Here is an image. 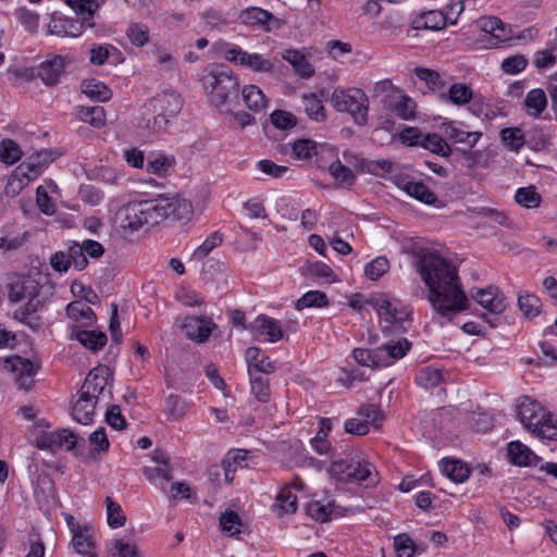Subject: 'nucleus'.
<instances>
[{
  "instance_id": "57",
  "label": "nucleus",
  "mask_w": 557,
  "mask_h": 557,
  "mask_svg": "<svg viewBox=\"0 0 557 557\" xmlns=\"http://www.w3.org/2000/svg\"><path fill=\"white\" fill-rule=\"evenodd\" d=\"M222 243L223 235L219 231L211 233L203 240V243L194 250L193 258L197 260L206 258L214 248L219 247Z\"/></svg>"
},
{
  "instance_id": "8",
  "label": "nucleus",
  "mask_w": 557,
  "mask_h": 557,
  "mask_svg": "<svg viewBox=\"0 0 557 557\" xmlns=\"http://www.w3.org/2000/svg\"><path fill=\"white\" fill-rule=\"evenodd\" d=\"M149 218L152 220V225L161 221L172 218L177 221L189 220L193 215L191 202L175 196H159L156 199L146 200Z\"/></svg>"
},
{
  "instance_id": "4",
  "label": "nucleus",
  "mask_w": 557,
  "mask_h": 557,
  "mask_svg": "<svg viewBox=\"0 0 557 557\" xmlns=\"http://www.w3.org/2000/svg\"><path fill=\"white\" fill-rule=\"evenodd\" d=\"M330 473L339 482L356 483L366 488L379 483V473L373 463L360 459H342L332 462Z\"/></svg>"
},
{
  "instance_id": "62",
  "label": "nucleus",
  "mask_w": 557,
  "mask_h": 557,
  "mask_svg": "<svg viewBox=\"0 0 557 557\" xmlns=\"http://www.w3.org/2000/svg\"><path fill=\"white\" fill-rule=\"evenodd\" d=\"M389 270V261L386 257H377L364 267V274L372 281L379 280Z\"/></svg>"
},
{
  "instance_id": "43",
  "label": "nucleus",
  "mask_w": 557,
  "mask_h": 557,
  "mask_svg": "<svg viewBox=\"0 0 557 557\" xmlns=\"http://www.w3.org/2000/svg\"><path fill=\"white\" fill-rule=\"evenodd\" d=\"M518 306L525 318L532 319L540 314L542 300L533 293L521 292L518 296Z\"/></svg>"
},
{
  "instance_id": "50",
  "label": "nucleus",
  "mask_w": 557,
  "mask_h": 557,
  "mask_svg": "<svg viewBox=\"0 0 557 557\" xmlns=\"http://www.w3.org/2000/svg\"><path fill=\"white\" fill-rule=\"evenodd\" d=\"M331 176L342 185L352 186L356 182V174L339 160L333 161L329 166Z\"/></svg>"
},
{
  "instance_id": "24",
  "label": "nucleus",
  "mask_w": 557,
  "mask_h": 557,
  "mask_svg": "<svg viewBox=\"0 0 557 557\" xmlns=\"http://www.w3.org/2000/svg\"><path fill=\"white\" fill-rule=\"evenodd\" d=\"M475 301L492 313H502L507 305L505 298L496 288L488 287L476 290L472 294Z\"/></svg>"
},
{
  "instance_id": "53",
  "label": "nucleus",
  "mask_w": 557,
  "mask_h": 557,
  "mask_svg": "<svg viewBox=\"0 0 557 557\" xmlns=\"http://www.w3.org/2000/svg\"><path fill=\"white\" fill-rule=\"evenodd\" d=\"M500 139L511 151H519L525 144L524 135L518 127L504 128L500 132Z\"/></svg>"
},
{
  "instance_id": "54",
  "label": "nucleus",
  "mask_w": 557,
  "mask_h": 557,
  "mask_svg": "<svg viewBox=\"0 0 557 557\" xmlns=\"http://www.w3.org/2000/svg\"><path fill=\"white\" fill-rule=\"evenodd\" d=\"M107 521L112 529L121 528L126 522V517L120 504L111 497L106 498Z\"/></svg>"
},
{
  "instance_id": "3",
  "label": "nucleus",
  "mask_w": 557,
  "mask_h": 557,
  "mask_svg": "<svg viewBox=\"0 0 557 557\" xmlns=\"http://www.w3.org/2000/svg\"><path fill=\"white\" fill-rule=\"evenodd\" d=\"M200 83L215 108H221L238 97L239 81L231 70L216 67L207 71L202 74Z\"/></svg>"
},
{
  "instance_id": "22",
  "label": "nucleus",
  "mask_w": 557,
  "mask_h": 557,
  "mask_svg": "<svg viewBox=\"0 0 557 557\" xmlns=\"http://www.w3.org/2000/svg\"><path fill=\"white\" fill-rule=\"evenodd\" d=\"M176 159L174 156L166 154L162 151L149 153L145 170L147 173L156 175L160 178L166 177L170 171L175 166Z\"/></svg>"
},
{
  "instance_id": "56",
  "label": "nucleus",
  "mask_w": 557,
  "mask_h": 557,
  "mask_svg": "<svg viewBox=\"0 0 557 557\" xmlns=\"http://www.w3.org/2000/svg\"><path fill=\"white\" fill-rule=\"evenodd\" d=\"M515 199L520 206L528 209H534L540 206L542 197L535 190V187L529 186L519 188L516 191Z\"/></svg>"
},
{
  "instance_id": "18",
  "label": "nucleus",
  "mask_w": 557,
  "mask_h": 557,
  "mask_svg": "<svg viewBox=\"0 0 557 557\" xmlns=\"http://www.w3.org/2000/svg\"><path fill=\"white\" fill-rule=\"evenodd\" d=\"M411 343L407 338L389 339L377 347L381 368L393 366L404 358L411 349Z\"/></svg>"
},
{
  "instance_id": "63",
  "label": "nucleus",
  "mask_w": 557,
  "mask_h": 557,
  "mask_svg": "<svg viewBox=\"0 0 557 557\" xmlns=\"http://www.w3.org/2000/svg\"><path fill=\"white\" fill-rule=\"evenodd\" d=\"M126 36L134 46L143 47L149 40V29L145 25L132 23L126 29Z\"/></svg>"
},
{
  "instance_id": "7",
  "label": "nucleus",
  "mask_w": 557,
  "mask_h": 557,
  "mask_svg": "<svg viewBox=\"0 0 557 557\" xmlns=\"http://www.w3.org/2000/svg\"><path fill=\"white\" fill-rule=\"evenodd\" d=\"M183 106V98L176 91L159 92L149 101V108L154 115L152 121L148 120L147 127L156 133L165 131L171 119L177 116Z\"/></svg>"
},
{
  "instance_id": "15",
  "label": "nucleus",
  "mask_w": 557,
  "mask_h": 557,
  "mask_svg": "<svg viewBox=\"0 0 557 557\" xmlns=\"http://www.w3.org/2000/svg\"><path fill=\"white\" fill-rule=\"evenodd\" d=\"M444 135L453 144H461L473 148L483 136L482 132L469 131L463 122L449 121L442 124Z\"/></svg>"
},
{
  "instance_id": "44",
  "label": "nucleus",
  "mask_w": 557,
  "mask_h": 557,
  "mask_svg": "<svg viewBox=\"0 0 557 557\" xmlns=\"http://www.w3.org/2000/svg\"><path fill=\"white\" fill-rule=\"evenodd\" d=\"M344 158L348 160V158H354L357 161L358 166L361 171H366L370 174L379 175L381 172L389 173L393 169V163L385 159H379L373 161H367L364 159H359L354 156L351 152H344Z\"/></svg>"
},
{
  "instance_id": "35",
  "label": "nucleus",
  "mask_w": 557,
  "mask_h": 557,
  "mask_svg": "<svg viewBox=\"0 0 557 557\" xmlns=\"http://www.w3.org/2000/svg\"><path fill=\"white\" fill-rule=\"evenodd\" d=\"M524 109L532 117H539L547 107V97L542 88L531 89L524 98Z\"/></svg>"
},
{
  "instance_id": "19",
  "label": "nucleus",
  "mask_w": 557,
  "mask_h": 557,
  "mask_svg": "<svg viewBox=\"0 0 557 557\" xmlns=\"http://www.w3.org/2000/svg\"><path fill=\"white\" fill-rule=\"evenodd\" d=\"M215 327L216 324L207 317H188L183 324L186 336L198 343L206 342Z\"/></svg>"
},
{
  "instance_id": "55",
  "label": "nucleus",
  "mask_w": 557,
  "mask_h": 557,
  "mask_svg": "<svg viewBox=\"0 0 557 557\" xmlns=\"http://www.w3.org/2000/svg\"><path fill=\"white\" fill-rule=\"evenodd\" d=\"M352 357L357 363L363 367H370L373 369L381 368V361L379 356L377 348L375 349H367V348H355L352 350Z\"/></svg>"
},
{
  "instance_id": "52",
  "label": "nucleus",
  "mask_w": 557,
  "mask_h": 557,
  "mask_svg": "<svg viewBox=\"0 0 557 557\" xmlns=\"http://www.w3.org/2000/svg\"><path fill=\"white\" fill-rule=\"evenodd\" d=\"M413 72L420 81L425 82L432 91H438L445 87V82L441 74L435 70L417 66Z\"/></svg>"
},
{
  "instance_id": "40",
  "label": "nucleus",
  "mask_w": 557,
  "mask_h": 557,
  "mask_svg": "<svg viewBox=\"0 0 557 557\" xmlns=\"http://www.w3.org/2000/svg\"><path fill=\"white\" fill-rule=\"evenodd\" d=\"M421 147L430 152L448 158L453 153L449 144L436 133H428L421 140Z\"/></svg>"
},
{
  "instance_id": "47",
  "label": "nucleus",
  "mask_w": 557,
  "mask_h": 557,
  "mask_svg": "<svg viewBox=\"0 0 557 557\" xmlns=\"http://www.w3.org/2000/svg\"><path fill=\"white\" fill-rule=\"evenodd\" d=\"M23 151L20 145L11 138L0 141V161L7 165H13L21 160Z\"/></svg>"
},
{
  "instance_id": "21",
  "label": "nucleus",
  "mask_w": 557,
  "mask_h": 557,
  "mask_svg": "<svg viewBox=\"0 0 557 557\" xmlns=\"http://www.w3.org/2000/svg\"><path fill=\"white\" fill-rule=\"evenodd\" d=\"M71 338L78 341L85 348L94 352L102 349L108 342L106 333L96 330H82L78 325L71 327Z\"/></svg>"
},
{
  "instance_id": "28",
  "label": "nucleus",
  "mask_w": 557,
  "mask_h": 557,
  "mask_svg": "<svg viewBox=\"0 0 557 557\" xmlns=\"http://www.w3.org/2000/svg\"><path fill=\"white\" fill-rule=\"evenodd\" d=\"M85 26L77 20L70 17H55L49 24V33L58 37H77Z\"/></svg>"
},
{
  "instance_id": "51",
  "label": "nucleus",
  "mask_w": 557,
  "mask_h": 557,
  "mask_svg": "<svg viewBox=\"0 0 557 557\" xmlns=\"http://www.w3.org/2000/svg\"><path fill=\"white\" fill-rule=\"evenodd\" d=\"M416 383L423 388H434L443 380L442 372L431 366L424 367L416 375Z\"/></svg>"
},
{
  "instance_id": "64",
  "label": "nucleus",
  "mask_w": 557,
  "mask_h": 557,
  "mask_svg": "<svg viewBox=\"0 0 557 557\" xmlns=\"http://www.w3.org/2000/svg\"><path fill=\"white\" fill-rule=\"evenodd\" d=\"M276 502L284 513H294L297 510V496L292 492L290 486L281 488L276 495Z\"/></svg>"
},
{
  "instance_id": "27",
  "label": "nucleus",
  "mask_w": 557,
  "mask_h": 557,
  "mask_svg": "<svg viewBox=\"0 0 557 557\" xmlns=\"http://www.w3.org/2000/svg\"><path fill=\"white\" fill-rule=\"evenodd\" d=\"M72 545L74 550L79 555L97 557V554L94 553L95 543L92 540V529L87 524L84 527H75Z\"/></svg>"
},
{
  "instance_id": "17",
  "label": "nucleus",
  "mask_w": 557,
  "mask_h": 557,
  "mask_svg": "<svg viewBox=\"0 0 557 557\" xmlns=\"http://www.w3.org/2000/svg\"><path fill=\"white\" fill-rule=\"evenodd\" d=\"M120 215L123 216V226L133 231H137L144 225H152L146 200L127 203L120 210Z\"/></svg>"
},
{
  "instance_id": "6",
  "label": "nucleus",
  "mask_w": 557,
  "mask_h": 557,
  "mask_svg": "<svg viewBox=\"0 0 557 557\" xmlns=\"http://www.w3.org/2000/svg\"><path fill=\"white\" fill-rule=\"evenodd\" d=\"M330 102L337 112L349 113L354 122L363 126L368 123L369 99L360 88H335Z\"/></svg>"
},
{
  "instance_id": "32",
  "label": "nucleus",
  "mask_w": 557,
  "mask_h": 557,
  "mask_svg": "<svg viewBox=\"0 0 557 557\" xmlns=\"http://www.w3.org/2000/svg\"><path fill=\"white\" fill-rule=\"evenodd\" d=\"M306 513L317 522H327L337 516L336 505L333 500H313L306 506Z\"/></svg>"
},
{
  "instance_id": "5",
  "label": "nucleus",
  "mask_w": 557,
  "mask_h": 557,
  "mask_svg": "<svg viewBox=\"0 0 557 557\" xmlns=\"http://www.w3.org/2000/svg\"><path fill=\"white\" fill-rule=\"evenodd\" d=\"M213 49L219 57L230 63L244 66L256 73H271L275 66L273 59L260 53H250L243 50L239 46L225 40L214 42Z\"/></svg>"
},
{
  "instance_id": "14",
  "label": "nucleus",
  "mask_w": 557,
  "mask_h": 557,
  "mask_svg": "<svg viewBox=\"0 0 557 557\" xmlns=\"http://www.w3.org/2000/svg\"><path fill=\"white\" fill-rule=\"evenodd\" d=\"M64 66L65 59L61 55H54L52 59L41 62L35 69L25 70L24 75L28 78H40L45 85L53 86L58 84Z\"/></svg>"
},
{
  "instance_id": "1",
  "label": "nucleus",
  "mask_w": 557,
  "mask_h": 557,
  "mask_svg": "<svg viewBox=\"0 0 557 557\" xmlns=\"http://www.w3.org/2000/svg\"><path fill=\"white\" fill-rule=\"evenodd\" d=\"M416 269L429 289V301L441 317L451 319L468 309L469 299L450 260L436 251L423 250L418 255Z\"/></svg>"
},
{
  "instance_id": "26",
  "label": "nucleus",
  "mask_w": 557,
  "mask_h": 557,
  "mask_svg": "<svg viewBox=\"0 0 557 557\" xmlns=\"http://www.w3.org/2000/svg\"><path fill=\"white\" fill-rule=\"evenodd\" d=\"M248 364V372L271 374L275 371V364L270 358L259 348L249 347L245 354Z\"/></svg>"
},
{
  "instance_id": "9",
  "label": "nucleus",
  "mask_w": 557,
  "mask_h": 557,
  "mask_svg": "<svg viewBox=\"0 0 557 557\" xmlns=\"http://www.w3.org/2000/svg\"><path fill=\"white\" fill-rule=\"evenodd\" d=\"M374 308L386 330L403 329L410 319L409 310L396 299L380 298L375 300Z\"/></svg>"
},
{
  "instance_id": "39",
  "label": "nucleus",
  "mask_w": 557,
  "mask_h": 557,
  "mask_svg": "<svg viewBox=\"0 0 557 557\" xmlns=\"http://www.w3.org/2000/svg\"><path fill=\"white\" fill-rule=\"evenodd\" d=\"M190 404L178 395L171 394L165 399L164 413L171 421L182 420L188 412Z\"/></svg>"
},
{
  "instance_id": "38",
  "label": "nucleus",
  "mask_w": 557,
  "mask_h": 557,
  "mask_svg": "<svg viewBox=\"0 0 557 557\" xmlns=\"http://www.w3.org/2000/svg\"><path fill=\"white\" fill-rule=\"evenodd\" d=\"M401 188L410 197L425 205H433L437 200V196L422 182L407 181Z\"/></svg>"
},
{
  "instance_id": "33",
  "label": "nucleus",
  "mask_w": 557,
  "mask_h": 557,
  "mask_svg": "<svg viewBox=\"0 0 557 557\" xmlns=\"http://www.w3.org/2000/svg\"><path fill=\"white\" fill-rule=\"evenodd\" d=\"M283 59L290 63L295 72L302 78H309L313 75L314 70L305 54L297 49H286Z\"/></svg>"
},
{
  "instance_id": "2",
  "label": "nucleus",
  "mask_w": 557,
  "mask_h": 557,
  "mask_svg": "<svg viewBox=\"0 0 557 557\" xmlns=\"http://www.w3.org/2000/svg\"><path fill=\"white\" fill-rule=\"evenodd\" d=\"M523 426L542 441L557 442V418L540 403L527 398L518 408Z\"/></svg>"
},
{
  "instance_id": "20",
  "label": "nucleus",
  "mask_w": 557,
  "mask_h": 557,
  "mask_svg": "<svg viewBox=\"0 0 557 557\" xmlns=\"http://www.w3.org/2000/svg\"><path fill=\"white\" fill-rule=\"evenodd\" d=\"M52 161L51 153L48 150H41L27 157L17 168L16 175L23 176L24 173L33 181L37 178L41 172Z\"/></svg>"
},
{
  "instance_id": "45",
  "label": "nucleus",
  "mask_w": 557,
  "mask_h": 557,
  "mask_svg": "<svg viewBox=\"0 0 557 557\" xmlns=\"http://www.w3.org/2000/svg\"><path fill=\"white\" fill-rule=\"evenodd\" d=\"M302 104L309 119L315 122H324L326 120L324 104L315 94L304 95Z\"/></svg>"
},
{
  "instance_id": "46",
  "label": "nucleus",
  "mask_w": 557,
  "mask_h": 557,
  "mask_svg": "<svg viewBox=\"0 0 557 557\" xmlns=\"http://www.w3.org/2000/svg\"><path fill=\"white\" fill-rule=\"evenodd\" d=\"M83 92L91 99H96L98 101H108L112 97L111 89L97 79H87L82 84Z\"/></svg>"
},
{
  "instance_id": "61",
  "label": "nucleus",
  "mask_w": 557,
  "mask_h": 557,
  "mask_svg": "<svg viewBox=\"0 0 557 557\" xmlns=\"http://www.w3.org/2000/svg\"><path fill=\"white\" fill-rule=\"evenodd\" d=\"M393 544L397 557H412L417 552V545L406 533L396 535Z\"/></svg>"
},
{
  "instance_id": "31",
  "label": "nucleus",
  "mask_w": 557,
  "mask_h": 557,
  "mask_svg": "<svg viewBox=\"0 0 557 557\" xmlns=\"http://www.w3.org/2000/svg\"><path fill=\"white\" fill-rule=\"evenodd\" d=\"M442 473L456 483H463L470 475L467 463L456 459H442L440 462Z\"/></svg>"
},
{
  "instance_id": "36",
  "label": "nucleus",
  "mask_w": 557,
  "mask_h": 557,
  "mask_svg": "<svg viewBox=\"0 0 557 557\" xmlns=\"http://www.w3.org/2000/svg\"><path fill=\"white\" fill-rule=\"evenodd\" d=\"M67 317L75 321H84L85 326H92L96 321L97 317L94 310L86 304L76 300L70 302L65 308Z\"/></svg>"
},
{
  "instance_id": "41",
  "label": "nucleus",
  "mask_w": 557,
  "mask_h": 557,
  "mask_svg": "<svg viewBox=\"0 0 557 557\" xmlns=\"http://www.w3.org/2000/svg\"><path fill=\"white\" fill-rule=\"evenodd\" d=\"M242 97L246 107L252 111L259 112L267 107L265 96L256 85L244 86Z\"/></svg>"
},
{
  "instance_id": "23",
  "label": "nucleus",
  "mask_w": 557,
  "mask_h": 557,
  "mask_svg": "<svg viewBox=\"0 0 557 557\" xmlns=\"http://www.w3.org/2000/svg\"><path fill=\"white\" fill-rule=\"evenodd\" d=\"M97 405L98 403H96V400L77 392V398L73 401L71 407V416L81 424H90L94 421Z\"/></svg>"
},
{
  "instance_id": "12",
  "label": "nucleus",
  "mask_w": 557,
  "mask_h": 557,
  "mask_svg": "<svg viewBox=\"0 0 557 557\" xmlns=\"http://www.w3.org/2000/svg\"><path fill=\"white\" fill-rule=\"evenodd\" d=\"M154 466L143 469L145 478L152 484L163 486L173 479V467L170 456L161 449H154L151 455Z\"/></svg>"
},
{
  "instance_id": "37",
  "label": "nucleus",
  "mask_w": 557,
  "mask_h": 557,
  "mask_svg": "<svg viewBox=\"0 0 557 557\" xmlns=\"http://www.w3.org/2000/svg\"><path fill=\"white\" fill-rule=\"evenodd\" d=\"M273 18L272 13L258 7H250L243 10L239 20L247 26H258L267 28L269 22Z\"/></svg>"
},
{
  "instance_id": "42",
  "label": "nucleus",
  "mask_w": 557,
  "mask_h": 557,
  "mask_svg": "<svg viewBox=\"0 0 557 557\" xmlns=\"http://www.w3.org/2000/svg\"><path fill=\"white\" fill-rule=\"evenodd\" d=\"M446 20L442 11L432 10L420 14L416 21V28H424L430 30L443 29L446 25Z\"/></svg>"
},
{
  "instance_id": "58",
  "label": "nucleus",
  "mask_w": 557,
  "mask_h": 557,
  "mask_svg": "<svg viewBox=\"0 0 557 557\" xmlns=\"http://www.w3.org/2000/svg\"><path fill=\"white\" fill-rule=\"evenodd\" d=\"M293 154L298 160H308L318 153L317 143L311 139H298L292 145Z\"/></svg>"
},
{
  "instance_id": "60",
  "label": "nucleus",
  "mask_w": 557,
  "mask_h": 557,
  "mask_svg": "<svg viewBox=\"0 0 557 557\" xmlns=\"http://www.w3.org/2000/svg\"><path fill=\"white\" fill-rule=\"evenodd\" d=\"M555 49L556 47H549L534 52L532 60L533 65L539 71L553 67L557 63V55L555 54Z\"/></svg>"
},
{
  "instance_id": "29",
  "label": "nucleus",
  "mask_w": 557,
  "mask_h": 557,
  "mask_svg": "<svg viewBox=\"0 0 557 557\" xmlns=\"http://www.w3.org/2000/svg\"><path fill=\"white\" fill-rule=\"evenodd\" d=\"M65 3L81 17V23L85 27H95L94 16L99 9L96 0H65Z\"/></svg>"
},
{
  "instance_id": "34",
  "label": "nucleus",
  "mask_w": 557,
  "mask_h": 557,
  "mask_svg": "<svg viewBox=\"0 0 557 557\" xmlns=\"http://www.w3.org/2000/svg\"><path fill=\"white\" fill-rule=\"evenodd\" d=\"M473 98V91L465 83H454L448 88L446 94L441 95V99L450 102L451 104L463 107L468 104Z\"/></svg>"
},
{
  "instance_id": "13",
  "label": "nucleus",
  "mask_w": 557,
  "mask_h": 557,
  "mask_svg": "<svg viewBox=\"0 0 557 557\" xmlns=\"http://www.w3.org/2000/svg\"><path fill=\"white\" fill-rule=\"evenodd\" d=\"M382 103L400 120L414 121L417 119V102L403 90L384 95Z\"/></svg>"
},
{
  "instance_id": "10",
  "label": "nucleus",
  "mask_w": 557,
  "mask_h": 557,
  "mask_svg": "<svg viewBox=\"0 0 557 557\" xmlns=\"http://www.w3.org/2000/svg\"><path fill=\"white\" fill-rule=\"evenodd\" d=\"M480 29L488 36L486 48H497L513 39L512 28L497 16H483L478 21Z\"/></svg>"
},
{
  "instance_id": "16",
  "label": "nucleus",
  "mask_w": 557,
  "mask_h": 557,
  "mask_svg": "<svg viewBox=\"0 0 557 557\" xmlns=\"http://www.w3.org/2000/svg\"><path fill=\"white\" fill-rule=\"evenodd\" d=\"M108 369L103 367H97L89 371L81 389L86 397L96 400L98 403L103 396L106 387L108 385Z\"/></svg>"
},
{
  "instance_id": "11",
  "label": "nucleus",
  "mask_w": 557,
  "mask_h": 557,
  "mask_svg": "<svg viewBox=\"0 0 557 557\" xmlns=\"http://www.w3.org/2000/svg\"><path fill=\"white\" fill-rule=\"evenodd\" d=\"M252 337L256 341L277 343L283 339L284 331L278 320L267 314H259L248 325Z\"/></svg>"
},
{
  "instance_id": "25",
  "label": "nucleus",
  "mask_w": 557,
  "mask_h": 557,
  "mask_svg": "<svg viewBox=\"0 0 557 557\" xmlns=\"http://www.w3.org/2000/svg\"><path fill=\"white\" fill-rule=\"evenodd\" d=\"M507 455L509 461L518 467L535 466L540 459L527 445L519 441H511L507 444Z\"/></svg>"
},
{
  "instance_id": "59",
  "label": "nucleus",
  "mask_w": 557,
  "mask_h": 557,
  "mask_svg": "<svg viewBox=\"0 0 557 557\" xmlns=\"http://www.w3.org/2000/svg\"><path fill=\"white\" fill-rule=\"evenodd\" d=\"M27 302L15 310L14 318L20 320L21 322L30 325V317L37 312L40 300L38 299L37 295L35 293H29V296L26 298Z\"/></svg>"
},
{
  "instance_id": "30",
  "label": "nucleus",
  "mask_w": 557,
  "mask_h": 557,
  "mask_svg": "<svg viewBox=\"0 0 557 557\" xmlns=\"http://www.w3.org/2000/svg\"><path fill=\"white\" fill-rule=\"evenodd\" d=\"M76 116L79 121L87 123L95 128H102L107 123L106 110L101 106L77 107Z\"/></svg>"
},
{
  "instance_id": "49",
  "label": "nucleus",
  "mask_w": 557,
  "mask_h": 557,
  "mask_svg": "<svg viewBox=\"0 0 557 557\" xmlns=\"http://www.w3.org/2000/svg\"><path fill=\"white\" fill-rule=\"evenodd\" d=\"M251 394L260 403H268L271 397L269 380L260 374L250 371Z\"/></svg>"
},
{
  "instance_id": "48",
  "label": "nucleus",
  "mask_w": 557,
  "mask_h": 557,
  "mask_svg": "<svg viewBox=\"0 0 557 557\" xmlns=\"http://www.w3.org/2000/svg\"><path fill=\"white\" fill-rule=\"evenodd\" d=\"M329 306V298L321 290H309L305 293L296 302L295 308L301 311L306 308H324Z\"/></svg>"
}]
</instances>
